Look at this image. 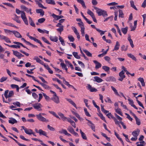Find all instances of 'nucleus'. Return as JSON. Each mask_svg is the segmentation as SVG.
Wrapping results in <instances>:
<instances>
[{"instance_id":"1","label":"nucleus","mask_w":146,"mask_h":146,"mask_svg":"<svg viewBox=\"0 0 146 146\" xmlns=\"http://www.w3.org/2000/svg\"><path fill=\"white\" fill-rule=\"evenodd\" d=\"M33 108L36 110L38 111H41L42 110L41 107L42 105L40 103H36L32 105Z\"/></svg>"},{"instance_id":"2","label":"nucleus","mask_w":146,"mask_h":146,"mask_svg":"<svg viewBox=\"0 0 146 146\" xmlns=\"http://www.w3.org/2000/svg\"><path fill=\"white\" fill-rule=\"evenodd\" d=\"M21 128L23 129L25 131V133L29 135H31V133L33 130L27 128L24 126H21Z\"/></svg>"},{"instance_id":"3","label":"nucleus","mask_w":146,"mask_h":146,"mask_svg":"<svg viewBox=\"0 0 146 146\" xmlns=\"http://www.w3.org/2000/svg\"><path fill=\"white\" fill-rule=\"evenodd\" d=\"M37 118L39 120L42 121L48 122L49 121V120L48 119H46L44 117H43L40 115H38L37 114L36 115Z\"/></svg>"},{"instance_id":"4","label":"nucleus","mask_w":146,"mask_h":146,"mask_svg":"<svg viewBox=\"0 0 146 146\" xmlns=\"http://www.w3.org/2000/svg\"><path fill=\"white\" fill-rule=\"evenodd\" d=\"M21 17L25 24L26 25H28V21L25 12L21 15Z\"/></svg>"},{"instance_id":"5","label":"nucleus","mask_w":146,"mask_h":146,"mask_svg":"<svg viewBox=\"0 0 146 146\" xmlns=\"http://www.w3.org/2000/svg\"><path fill=\"white\" fill-rule=\"evenodd\" d=\"M119 76L120 78L118 79V80L120 81H122L123 79L125 78V76L124 75V72L123 70H121L119 73Z\"/></svg>"},{"instance_id":"6","label":"nucleus","mask_w":146,"mask_h":146,"mask_svg":"<svg viewBox=\"0 0 146 146\" xmlns=\"http://www.w3.org/2000/svg\"><path fill=\"white\" fill-rule=\"evenodd\" d=\"M51 99L56 104H58L60 103L59 97L56 95H53Z\"/></svg>"},{"instance_id":"7","label":"nucleus","mask_w":146,"mask_h":146,"mask_svg":"<svg viewBox=\"0 0 146 146\" xmlns=\"http://www.w3.org/2000/svg\"><path fill=\"white\" fill-rule=\"evenodd\" d=\"M13 54L19 59H20L22 57L24 56L23 55L21 54L17 51L13 50Z\"/></svg>"},{"instance_id":"8","label":"nucleus","mask_w":146,"mask_h":146,"mask_svg":"<svg viewBox=\"0 0 146 146\" xmlns=\"http://www.w3.org/2000/svg\"><path fill=\"white\" fill-rule=\"evenodd\" d=\"M106 80L108 82H115L116 79L113 76H111L107 77L106 79Z\"/></svg>"},{"instance_id":"9","label":"nucleus","mask_w":146,"mask_h":146,"mask_svg":"<svg viewBox=\"0 0 146 146\" xmlns=\"http://www.w3.org/2000/svg\"><path fill=\"white\" fill-rule=\"evenodd\" d=\"M13 43L16 44V45H11V48H20V46H19V44H22V43H21L16 41L13 42Z\"/></svg>"},{"instance_id":"10","label":"nucleus","mask_w":146,"mask_h":146,"mask_svg":"<svg viewBox=\"0 0 146 146\" xmlns=\"http://www.w3.org/2000/svg\"><path fill=\"white\" fill-rule=\"evenodd\" d=\"M88 89L91 92H96L97 90L94 88L92 87L89 84H88L87 86Z\"/></svg>"},{"instance_id":"11","label":"nucleus","mask_w":146,"mask_h":146,"mask_svg":"<svg viewBox=\"0 0 146 146\" xmlns=\"http://www.w3.org/2000/svg\"><path fill=\"white\" fill-rule=\"evenodd\" d=\"M94 8L96 10V12L98 14V15L101 16L102 15V13L103 12L104 10L99 9L95 6L94 7Z\"/></svg>"},{"instance_id":"12","label":"nucleus","mask_w":146,"mask_h":146,"mask_svg":"<svg viewBox=\"0 0 146 146\" xmlns=\"http://www.w3.org/2000/svg\"><path fill=\"white\" fill-rule=\"evenodd\" d=\"M140 130L138 129H137L133 131L132 134L134 137H137L139 134Z\"/></svg>"},{"instance_id":"13","label":"nucleus","mask_w":146,"mask_h":146,"mask_svg":"<svg viewBox=\"0 0 146 146\" xmlns=\"http://www.w3.org/2000/svg\"><path fill=\"white\" fill-rule=\"evenodd\" d=\"M28 37L31 39L33 40L35 42L40 44L41 46H42V47L43 46H42V44L41 42L40 41V40H38L36 39V38H35L34 37H33L32 36H28Z\"/></svg>"},{"instance_id":"14","label":"nucleus","mask_w":146,"mask_h":146,"mask_svg":"<svg viewBox=\"0 0 146 146\" xmlns=\"http://www.w3.org/2000/svg\"><path fill=\"white\" fill-rule=\"evenodd\" d=\"M128 100L129 101V104H130L131 106L136 110L138 109L136 107L134 104H133L134 102L132 100L130 99L129 97Z\"/></svg>"},{"instance_id":"15","label":"nucleus","mask_w":146,"mask_h":146,"mask_svg":"<svg viewBox=\"0 0 146 146\" xmlns=\"http://www.w3.org/2000/svg\"><path fill=\"white\" fill-rule=\"evenodd\" d=\"M65 62L66 66H67L68 67H70L72 70L74 69V67L73 65L69 61L66 59L65 60Z\"/></svg>"},{"instance_id":"16","label":"nucleus","mask_w":146,"mask_h":146,"mask_svg":"<svg viewBox=\"0 0 146 146\" xmlns=\"http://www.w3.org/2000/svg\"><path fill=\"white\" fill-rule=\"evenodd\" d=\"M72 29L74 31V33L77 36V38L78 39H79L80 38V36L79 35V33L78 32V31L76 29L75 27H72Z\"/></svg>"},{"instance_id":"17","label":"nucleus","mask_w":146,"mask_h":146,"mask_svg":"<svg viewBox=\"0 0 146 146\" xmlns=\"http://www.w3.org/2000/svg\"><path fill=\"white\" fill-rule=\"evenodd\" d=\"M93 62L96 64L95 68L96 69H98L102 66V64L97 61L94 60Z\"/></svg>"},{"instance_id":"18","label":"nucleus","mask_w":146,"mask_h":146,"mask_svg":"<svg viewBox=\"0 0 146 146\" xmlns=\"http://www.w3.org/2000/svg\"><path fill=\"white\" fill-rule=\"evenodd\" d=\"M119 46L120 44L119 42L117 41H116L115 45L114 46V48L113 50V51L115 50L117 51L119 49Z\"/></svg>"},{"instance_id":"19","label":"nucleus","mask_w":146,"mask_h":146,"mask_svg":"<svg viewBox=\"0 0 146 146\" xmlns=\"http://www.w3.org/2000/svg\"><path fill=\"white\" fill-rule=\"evenodd\" d=\"M13 33L14 35L15 36L18 38H21L22 36L20 33L16 31H13Z\"/></svg>"},{"instance_id":"20","label":"nucleus","mask_w":146,"mask_h":146,"mask_svg":"<svg viewBox=\"0 0 146 146\" xmlns=\"http://www.w3.org/2000/svg\"><path fill=\"white\" fill-rule=\"evenodd\" d=\"M58 115L64 121H66L67 118L64 116V114L61 112H59L58 113Z\"/></svg>"},{"instance_id":"21","label":"nucleus","mask_w":146,"mask_h":146,"mask_svg":"<svg viewBox=\"0 0 146 146\" xmlns=\"http://www.w3.org/2000/svg\"><path fill=\"white\" fill-rule=\"evenodd\" d=\"M50 40L53 42H56L58 40V38L56 36H49Z\"/></svg>"},{"instance_id":"22","label":"nucleus","mask_w":146,"mask_h":146,"mask_svg":"<svg viewBox=\"0 0 146 146\" xmlns=\"http://www.w3.org/2000/svg\"><path fill=\"white\" fill-rule=\"evenodd\" d=\"M39 134L40 135H43L47 137H48V136L47 135L46 133L41 129H39Z\"/></svg>"},{"instance_id":"23","label":"nucleus","mask_w":146,"mask_h":146,"mask_svg":"<svg viewBox=\"0 0 146 146\" xmlns=\"http://www.w3.org/2000/svg\"><path fill=\"white\" fill-rule=\"evenodd\" d=\"M14 17L13 19L15 21H16L17 23H21V21L19 19V17L18 16L16 15H14Z\"/></svg>"},{"instance_id":"24","label":"nucleus","mask_w":146,"mask_h":146,"mask_svg":"<svg viewBox=\"0 0 146 146\" xmlns=\"http://www.w3.org/2000/svg\"><path fill=\"white\" fill-rule=\"evenodd\" d=\"M9 119V123L13 124L15 123H17V121L15 119L12 117L10 118Z\"/></svg>"},{"instance_id":"25","label":"nucleus","mask_w":146,"mask_h":146,"mask_svg":"<svg viewBox=\"0 0 146 146\" xmlns=\"http://www.w3.org/2000/svg\"><path fill=\"white\" fill-rule=\"evenodd\" d=\"M66 100L68 101L71 104L73 105L76 109H77L75 103L71 99L66 98Z\"/></svg>"},{"instance_id":"26","label":"nucleus","mask_w":146,"mask_h":146,"mask_svg":"<svg viewBox=\"0 0 146 146\" xmlns=\"http://www.w3.org/2000/svg\"><path fill=\"white\" fill-rule=\"evenodd\" d=\"M4 31L5 33L7 35H11L12 33H13V31H11L7 29H4Z\"/></svg>"},{"instance_id":"27","label":"nucleus","mask_w":146,"mask_h":146,"mask_svg":"<svg viewBox=\"0 0 146 146\" xmlns=\"http://www.w3.org/2000/svg\"><path fill=\"white\" fill-rule=\"evenodd\" d=\"M60 66L62 67V68L63 69H64L65 70L66 72L67 73H68V68H67L66 65V64H65L64 63L61 62L60 64Z\"/></svg>"},{"instance_id":"28","label":"nucleus","mask_w":146,"mask_h":146,"mask_svg":"<svg viewBox=\"0 0 146 146\" xmlns=\"http://www.w3.org/2000/svg\"><path fill=\"white\" fill-rule=\"evenodd\" d=\"M115 112L119 115L121 116H122L123 114L122 113L121 111V110L119 108H115Z\"/></svg>"},{"instance_id":"29","label":"nucleus","mask_w":146,"mask_h":146,"mask_svg":"<svg viewBox=\"0 0 146 146\" xmlns=\"http://www.w3.org/2000/svg\"><path fill=\"white\" fill-rule=\"evenodd\" d=\"M94 78L95 79L94 81L98 83H100L103 81L102 79L98 76H95L94 77Z\"/></svg>"},{"instance_id":"30","label":"nucleus","mask_w":146,"mask_h":146,"mask_svg":"<svg viewBox=\"0 0 146 146\" xmlns=\"http://www.w3.org/2000/svg\"><path fill=\"white\" fill-rule=\"evenodd\" d=\"M36 12L37 13L40 14L41 16H43L44 14V11L41 9H37L36 10Z\"/></svg>"},{"instance_id":"31","label":"nucleus","mask_w":146,"mask_h":146,"mask_svg":"<svg viewBox=\"0 0 146 146\" xmlns=\"http://www.w3.org/2000/svg\"><path fill=\"white\" fill-rule=\"evenodd\" d=\"M127 39L129 41V42L130 43V44L131 46V47L133 48L134 47V45L133 43V41L132 40L131 38V36L130 35H128Z\"/></svg>"},{"instance_id":"32","label":"nucleus","mask_w":146,"mask_h":146,"mask_svg":"<svg viewBox=\"0 0 146 146\" xmlns=\"http://www.w3.org/2000/svg\"><path fill=\"white\" fill-rule=\"evenodd\" d=\"M77 1L78 3H80L82 5V7L84 8L85 9L86 8V6L85 5V3L83 0H77Z\"/></svg>"},{"instance_id":"33","label":"nucleus","mask_w":146,"mask_h":146,"mask_svg":"<svg viewBox=\"0 0 146 146\" xmlns=\"http://www.w3.org/2000/svg\"><path fill=\"white\" fill-rule=\"evenodd\" d=\"M52 16L54 18L56 19L57 20H58L61 18L64 17L63 16L61 15L58 16L55 15L54 14H53L52 15Z\"/></svg>"},{"instance_id":"34","label":"nucleus","mask_w":146,"mask_h":146,"mask_svg":"<svg viewBox=\"0 0 146 146\" xmlns=\"http://www.w3.org/2000/svg\"><path fill=\"white\" fill-rule=\"evenodd\" d=\"M80 132L81 134V137H82V139H84L87 140V138L85 134L83 132L81 129H80Z\"/></svg>"},{"instance_id":"35","label":"nucleus","mask_w":146,"mask_h":146,"mask_svg":"<svg viewBox=\"0 0 146 146\" xmlns=\"http://www.w3.org/2000/svg\"><path fill=\"white\" fill-rule=\"evenodd\" d=\"M28 17L29 19V22L30 24V25L33 27H35V25L33 21L31 18L29 16Z\"/></svg>"},{"instance_id":"36","label":"nucleus","mask_w":146,"mask_h":146,"mask_svg":"<svg viewBox=\"0 0 146 146\" xmlns=\"http://www.w3.org/2000/svg\"><path fill=\"white\" fill-rule=\"evenodd\" d=\"M127 56L130 58H131L132 60L135 61H137V59L135 56L131 54H127Z\"/></svg>"},{"instance_id":"37","label":"nucleus","mask_w":146,"mask_h":146,"mask_svg":"<svg viewBox=\"0 0 146 146\" xmlns=\"http://www.w3.org/2000/svg\"><path fill=\"white\" fill-rule=\"evenodd\" d=\"M37 31L40 33H46L47 34H48L49 33V31H48L44 29L42 30L40 29H38Z\"/></svg>"},{"instance_id":"38","label":"nucleus","mask_w":146,"mask_h":146,"mask_svg":"<svg viewBox=\"0 0 146 146\" xmlns=\"http://www.w3.org/2000/svg\"><path fill=\"white\" fill-rule=\"evenodd\" d=\"M130 3L131 7L133 8L135 10H137V9L134 5V1H130Z\"/></svg>"},{"instance_id":"39","label":"nucleus","mask_w":146,"mask_h":146,"mask_svg":"<svg viewBox=\"0 0 146 146\" xmlns=\"http://www.w3.org/2000/svg\"><path fill=\"white\" fill-rule=\"evenodd\" d=\"M72 54L77 59H80V56L78 55V53L76 52H73Z\"/></svg>"},{"instance_id":"40","label":"nucleus","mask_w":146,"mask_h":146,"mask_svg":"<svg viewBox=\"0 0 146 146\" xmlns=\"http://www.w3.org/2000/svg\"><path fill=\"white\" fill-rule=\"evenodd\" d=\"M128 27H126L125 28H121V31L122 33L124 34H126L127 31Z\"/></svg>"},{"instance_id":"41","label":"nucleus","mask_w":146,"mask_h":146,"mask_svg":"<svg viewBox=\"0 0 146 146\" xmlns=\"http://www.w3.org/2000/svg\"><path fill=\"white\" fill-rule=\"evenodd\" d=\"M87 14L90 15L92 18L95 16L94 13L90 9H87Z\"/></svg>"},{"instance_id":"42","label":"nucleus","mask_w":146,"mask_h":146,"mask_svg":"<svg viewBox=\"0 0 146 146\" xmlns=\"http://www.w3.org/2000/svg\"><path fill=\"white\" fill-rule=\"evenodd\" d=\"M49 112L52 115L56 117V118L60 119V118L53 111H49Z\"/></svg>"},{"instance_id":"43","label":"nucleus","mask_w":146,"mask_h":146,"mask_svg":"<svg viewBox=\"0 0 146 146\" xmlns=\"http://www.w3.org/2000/svg\"><path fill=\"white\" fill-rule=\"evenodd\" d=\"M111 88L112 90L114 92L115 94L117 96H119V94L117 90H116V89L114 88L113 87V86H111Z\"/></svg>"},{"instance_id":"44","label":"nucleus","mask_w":146,"mask_h":146,"mask_svg":"<svg viewBox=\"0 0 146 146\" xmlns=\"http://www.w3.org/2000/svg\"><path fill=\"white\" fill-rule=\"evenodd\" d=\"M102 68L106 72H108L109 71L110 68L109 67H108L106 66H103L102 67Z\"/></svg>"},{"instance_id":"45","label":"nucleus","mask_w":146,"mask_h":146,"mask_svg":"<svg viewBox=\"0 0 146 146\" xmlns=\"http://www.w3.org/2000/svg\"><path fill=\"white\" fill-rule=\"evenodd\" d=\"M35 60H36V61L41 64L43 65L44 64V62L41 60L39 58H38V57H36L35 58Z\"/></svg>"},{"instance_id":"46","label":"nucleus","mask_w":146,"mask_h":146,"mask_svg":"<svg viewBox=\"0 0 146 146\" xmlns=\"http://www.w3.org/2000/svg\"><path fill=\"white\" fill-rule=\"evenodd\" d=\"M46 2L48 4L54 5L55 4L54 1L53 0H47Z\"/></svg>"},{"instance_id":"47","label":"nucleus","mask_w":146,"mask_h":146,"mask_svg":"<svg viewBox=\"0 0 146 146\" xmlns=\"http://www.w3.org/2000/svg\"><path fill=\"white\" fill-rule=\"evenodd\" d=\"M113 119L115 124L116 125H119V127H120V121H118L114 117H113Z\"/></svg>"},{"instance_id":"48","label":"nucleus","mask_w":146,"mask_h":146,"mask_svg":"<svg viewBox=\"0 0 146 146\" xmlns=\"http://www.w3.org/2000/svg\"><path fill=\"white\" fill-rule=\"evenodd\" d=\"M84 52L86 54V55L89 57H91L92 54L90 52L86 50H84Z\"/></svg>"},{"instance_id":"49","label":"nucleus","mask_w":146,"mask_h":146,"mask_svg":"<svg viewBox=\"0 0 146 146\" xmlns=\"http://www.w3.org/2000/svg\"><path fill=\"white\" fill-rule=\"evenodd\" d=\"M119 17L122 18L123 17V11L121 10H119Z\"/></svg>"},{"instance_id":"50","label":"nucleus","mask_w":146,"mask_h":146,"mask_svg":"<svg viewBox=\"0 0 146 146\" xmlns=\"http://www.w3.org/2000/svg\"><path fill=\"white\" fill-rule=\"evenodd\" d=\"M135 118V119L136 124L138 125H140L141 124V121L139 119L137 116Z\"/></svg>"},{"instance_id":"51","label":"nucleus","mask_w":146,"mask_h":146,"mask_svg":"<svg viewBox=\"0 0 146 146\" xmlns=\"http://www.w3.org/2000/svg\"><path fill=\"white\" fill-rule=\"evenodd\" d=\"M59 40L60 42H61V44L63 46L65 45V43L64 42V40L62 39L60 36H59Z\"/></svg>"},{"instance_id":"52","label":"nucleus","mask_w":146,"mask_h":146,"mask_svg":"<svg viewBox=\"0 0 146 146\" xmlns=\"http://www.w3.org/2000/svg\"><path fill=\"white\" fill-rule=\"evenodd\" d=\"M68 37L70 42H73L74 40V38L72 35H69Z\"/></svg>"},{"instance_id":"53","label":"nucleus","mask_w":146,"mask_h":146,"mask_svg":"<svg viewBox=\"0 0 146 146\" xmlns=\"http://www.w3.org/2000/svg\"><path fill=\"white\" fill-rule=\"evenodd\" d=\"M16 12L17 14H20L21 15L24 12L23 11H20L18 9H16Z\"/></svg>"},{"instance_id":"54","label":"nucleus","mask_w":146,"mask_h":146,"mask_svg":"<svg viewBox=\"0 0 146 146\" xmlns=\"http://www.w3.org/2000/svg\"><path fill=\"white\" fill-rule=\"evenodd\" d=\"M14 95V92L13 91H10L8 94V98L11 97H12Z\"/></svg>"},{"instance_id":"55","label":"nucleus","mask_w":146,"mask_h":146,"mask_svg":"<svg viewBox=\"0 0 146 146\" xmlns=\"http://www.w3.org/2000/svg\"><path fill=\"white\" fill-rule=\"evenodd\" d=\"M40 84L44 88L46 89H49V87L46 85L42 83H40Z\"/></svg>"},{"instance_id":"56","label":"nucleus","mask_w":146,"mask_h":146,"mask_svg":"<svg viewBox=\"0 0 146 146\" xmlns=\"http://www.w3.org/2000/svg\"><path fill=\"white\" fill-rule=\"evenodd\" d=\"M45 20V19L44 18H41L39 19L38 20V23H42L44 22Z\"/></svg>"},{"instance_id":"57","label":"nucleus","mask_w":146,"mask_h":146,"mask_svg":"<svg viewBox=\"0 0 146 146\" xmlns=\"http://www.w3.org/2000/svg\"><path fill=\"white\" fill-rule=\"evenodd\" d=\"M78 62L82 68H85V65L82 62L80 61H78Z\"/></svg>"},{"instance_id":"58","label":"nucleus","mask_w":146,"mask_h":146,"mask_svg":"<svg viewBox=\"0 0 146 146\" xmlns=\"http://www.w3.org/2000/svg\"><path fill=\"white\" fill-rule=\"evenodd\" d=\"M42 93L43 96L45 98V100L46 101H48L50 99V98L48 96H47L45 94L43 93Z\"/></svg>"},{"instance_id":"59","label":"nucleus","mask_w":146,"mask_h":146,"mask_svg":"<svg viewBox=\"0 0 146 146\" xmlns=\"http://www.w3.org/2000/svg\"><path fill=\"white\" fill-rule=\"evenodd\" d=\"M98 115L99 116L102 120H104L105 122H106V121L105 120V117L103 116V115L102 113H100Z\"/></svg>"},{"instance_id":"60","label":"nucleus","mask_w":146,"mask_h":146,"mask_svg":"<svg viewBox=\"0 0 146 146\" xmlns=\"http://www.w3.org/2000/svg\"><path fill=\"white\" fill-rule=\"evenodd\" d=\"M7 78L6 77H2L0 79V82H2L4 81H6Z\"/></svg>"},{"instance_id":"61","label":"nucleus","mask_w":146,"mask_h":146,"mask_svg":"<svg viewBox=\"0 0 146 146\" xmlns=\"http://www.w3.org/2000/svg\"><path fill=\"white\" fill-rule=\"evenodd\" d=\"M139 143L138 144L137 146H144L145 145V142L143 141L139 142Z\"/></svg>"},{"instance_id":"62","label":"nucleus","mask_w":146,"mask_h":146,"mask_svg":"<svg viewBox=\"0 0 146 146\" xmlns=\"http://www.w3.org/2000/svg\"><path fill=\"white\" fill-rule=\"evenodd\" d=\"M106 100H105V101L106 102H108L109 103H110L111 104H112V102L111 101V99L108 97H107L106 98Z\"/></svg>"},{"instance_id":"63","label":"nucleus","mask_w":146,"mask_h":146,"mask_svg":"<svg viewBox=\"0 0 146 146\" xmlns=\"http://www.w3.org/2000/svg\"><path fill=\"white\" fill-rule=\"evenodd\" d=\"M67 130L71 133H72L74 131L73 128L70 126H69L67 128Z\"/></svg>"},{"instance_id":"64","label":"nucleus","mask_w":146,"mask_h":146,"mask_svg":"<svg viewBox=\"0 0 146 146\" xmlns=\"http://www.w3.org/2000/svg\"><path fill=\"white\" fill-rule=\"evenodd\" d=\"M64 30V27H59V28H58L56 29V30L60 32V33H61Z\"/></svg>"}]
</instances>
